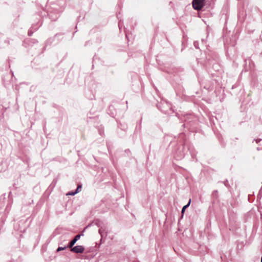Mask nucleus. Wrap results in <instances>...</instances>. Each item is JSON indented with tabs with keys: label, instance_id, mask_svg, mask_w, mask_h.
Listing matches in <instances>:
<instances>
[{
	"label": "nucleus",
	"instance_id": "obj_6",
	"mask_svg": "<svg viewBox=\"0 0 262 262\" xmlns=\"http://www.w3.org/2000/svg\"><path fill=\"white\" fill-rule=\"evenodd\" d=\"M81 190V185H78L75 190V192H77V193L79 192Z\"/></svg>",
	"mask_w": 262,
	"mask_h": 262
},
{
	"label": "nucleus",
	"instance_id": "obj_8",
	"mask_svg": "<svg viewBox=\"0 0 262 262\" xmlns=\"http://www.w3.org/2000/svg\"><path fill=\"white\" fill-rule=\"evenodd\" d=\"M32 34H33V32L32 31L30 30L28 31V34L29 36H31L32 35Z\"/></svg>",
	"mask_w": 262,
	"mask_h": 262
},
{
	"label": "nucleus",
	"instance_id": "obj_3",
	"mask_svg": "<svg viewBox=\"0 0 262 262\" xmlns=\"http://www.w3.org/2000/svg\"><path fill=\"white\" fill-rule=\"evenodd\" d=\"M81 234L76 235L74 238L69 243V245L67 246L68 248H72L76 243V242L80 239Z\"/></svg>",
	"mask_w": 262,
	"mask_h": 262
},
{
	"label": "nucleus",
	"instance_id": "obj_5",
	"mask_svg": "<svg viewBox=\"0 0 262 262\" xmlns=\"http://www.w3.org/2000/svg\"><path fill=\"white\" fill-rule=\"evenodd\" d=\"M67 248H68L67 247H59L57 250H56V252H59L61 250H63L64 249H66Z\"/></svg>",
	"mask_w": 262,
	"mask_h": 262
},
{
	"label": "nucleus",
	"instance_id": "obj_1",
	"mask_svg": "<svg viewBox=\"0 0 262 262\" xmlns=\"http://www.w3.org/2000/svg\"><path fill=\"white\" fill-rule=\"evenodd\" d=\"M204 2L205 0H193V8L197 10L201 9L204 5Z\"/></svg>",
	"mask_w": 262,
	"mask_h": 262
},
{
	"label": "nucleus",
	"instance_id": "obj_7",
	"mask_svg": "<svg viewBox=\"0 0 262 262\" xmlns=\"http://www.w3.org/2000/svg\"><path fill=\"white\" fill-rule=\"evenodd\" d=\"M76 193H77V192H75V191H71V192H68L67 194V195H74Z\"/></svg>",
	"mask_w": 262,
	"mask_h": 262
},
{
	"label": "nucleus",
	"instance_id": "obj_2",
	"mask_svg": "<svg viewBox=\"0 0 262 262\" xmlns=\"http://www.w3.org/2000/svg\"><path fill=\"white\" fill-rule=\"evenodd\" d=\"M71 248V251L76 253H82L84 251V248L81 245L76 246Z\"/></svg>",
	"mask_w": 262,
	"mask_h": 262
},
{
	"label": "nucleus",
	"instance_id": "obj_4",
	"mask_svg": "<svg viewBox=\"0 0 262 262\" xmlns=\"http://www.w3.org/2000/svg\"><path fill=\"white\" fill-rule=\"evenodd\" d=\"M190 202H191V200H189V202H188V203L187 205H185V206L183 207V208H182V214H183V213H184V211H185V209H186V208H187L189 206V205H190Z\"/></svg>",
	"mask_w": 262,
	"mask_h": 262
},
{
	"label": "nucleus",
	"instance_id": "obj_9",
	"mask_svg": "<svg viewBox=\"0 0 262 262\" xmlns=\"http://www.w3.org/2000/svg\"><path fill=\"white\" fill-rule=\"evenodd\" d=\"M261 262H262V257L261 258Z\"/></svg>",
	"mask_w": 262,
	"mask_h": 262
}]
</instances>
